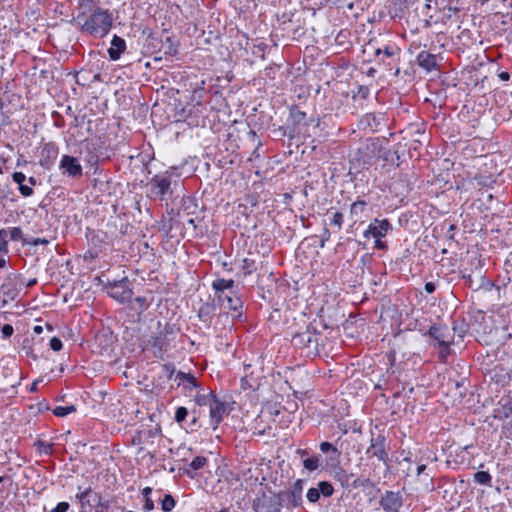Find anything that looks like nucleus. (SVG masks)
I'll return each mask as SVG.
<instances>
[{
    "label": "nucleus",
    "mask_w": 512,
    "mask_h": 512,
    "mask_svg": "<svg viewBox=\"0 0 512 512\" xmlns=\"http://www.w3.org/2000/svg\"><path fill=\"white\" fill-rule=\"evenodd\" d=\"M493 287V283L488 280L487 278H485L484 276L480 275L479 276V283L477 284L476 286V289H484V290H491V288Z\"/></svg>",
    "instance_id": "nucleus-51"
},
{
    "label": "nucleus",
    "mask_w": 512,
    "mask_h": 512,
    "mask_svg": "<svg viewBox=\"0 0 512 512\" xmlns=\"http://www.w3.org/2000/svg\"><path fill=\"white\" fill-rule=\"evenodd\" d=\"M392 230V224L388 219L375 218L363 232V237L366 239L372 238H383L389 231Z\"/></svg>",
    "instance_id": "nucleus-11"
},
{
    "label": "nucleus",
    "mask_w": 512,
    "mask_h": 512,
    "mask_svg": "<svg viewBox=\"0 0 512 512\" xmlns=\"http://www.w3.org/2000/svg\"><path fill=\"white\" fill-rule=\"evenodd\" d=\"M369 485H371V481L369 478H366V479L357 478V479L353 480L352 483L350 482V487L353 489H357L360 487H367Z\"/></svg>",
    "instance_id": "nucleus-52"
},
{
    "label": "nucleus",
    "mask_w": 512,
    "mask_h": 512,
    "mask_svg": "<svg viewBox=\"0 0 512 512\" xmlns=\"http://www.w3.org/2000/svg\"><path fill=\"white\" fill-rule=\"evenodd\" d=\"M226 413V404L219 400L217 397L212 400L209 406L210 422L213 429H217L221 421L223 420L224 414Z\"/></svg>",
    "instance_id": "nucleus-16"
},
{
    "label": "nucleus",
    "mask_w": 512,
    "mask_h": 512,
    "mask_svg": "<svg viewBox=\"0 0 512 512\" xmlns=\"http://www.w3.org/2000/svg\"><path fill=\"white\" fill-rule=\"evenodd\" d=\"M242 269H243L245 275L251 274L255 270V261L245 258L243 260Z\"/></svg>",
    "instance_id": "nucleus-49"
},
{
    "label": "nucleus",
    "mask_w": 512,
    "mask_h": 512,
    "mask_svg": "<svg viewBox=\"0 0 512 512\" xmlns=\"http://www.w3.org/2000/svg\"><path fill=\"white\" fill-rule=\"evenodd\" d=\"M217 304L215 301L203 303L198 310V318L201 322L210 324L215 315Z\"/></svg>",
    "instance_id": "nucleus-23"
},
{
    "label": "nucleus",
    "mask_w": 512,
    "mask_h": 512,
    "mask_svg": "<svg viewBox=\"0 0 512 512\" xmlns=\"http://www.w3.org/2000/svg\"><path fill=\"white\" fill-rule=\"evenodd\" d=\"M304 484H305V481L303 479H297L293 483L292 487L289 490H291L292 492L296 493L297 495L302 496L303 489H304Z\"/></svg>",
    "instance_id": "nucleus-50"
},
{
    "label": "nucleus",
    "mask_w": 512,
    "mask_h": 512,
    "mask_svg": "<svg viewBox=\"0 0 512 512\" xmlns=\"http://www.w3.org/2000/svg\"><path fill=\"white\" fill-rule=\"evenodd\" d=\"M366 454L376 457L378 460L387 463L389 460L386 438L383 435H378L376 438H371L370 446L366 450Z\"/></svg>",
    "instance_id": "nucleus-12"
},
{
    "label": "nucleus",
    "mask_w": 512,
    "mask_h": 512,
    "mask_svg": "<svg viewBox=\"0 0 512 512\" xmlns=\"http://www.w3.org/2000/svg\"><path fill=\"white\" fill-rule=\"evenodd\" d=\"M162 48L165 56H176L178 54V45L175 44L170 36H167L165 40L162 41Z\"/></svg>",
    "instance_id": "nucleus-33"
},
{
    "label": "nucleus",
    "mask_w": 512,
    "mask_h": 512,
    "mask_svg": "<svg viewBox=\"0 0 512 512\" xmlns=\"http://www.w3.org/2000/svg\"><path fill=\"white\" fill-rule=\"evenodd\" d=\"M14 328L10 324H4L1 328V334L3 338H9L13 335Z\"/></svg>",
    "instance_id": "nucleus-56"
},
{
    "label": "nucleus",
    "mask_w": 512,
    "mask_h": 512,
    "mask_svg": "<svg viewBox=\"0 0 512 512\" xmlns=\"http://www.w3.org/2000/svg\"><path fill=\"white\" fill-rule=\"evenodd\" d=\"M75 411H76V407L74 405L57 406L53 409V414L58 417H65Z\"/></svg>",
    "instance_id": "nucleus-42"
},
{
    "label": "nucleus",
    "mask_w": 512,
    "mask_h": 512,
    "mask_svg": "<svg viewBox=\"0 0 512 512\" xmlns=\"http://www.w3.org/2000/svg\"><path fill=\"white\" fill-rule=\"evenodd\" d=\"M49 345L53 351H60L63 347L62 341L58 337H52Z\"/></svg>",
    "instance_id": "nucleus-55"
},
{
    "label": "nucleus",
    "mask_w": 512,
    "mask_h": 512,
    "mask_svg": "<svg viewBox=\"0 0 512 512\" xmlns=\"http://www.w3.org/2000/svg\"><path fill=\"white\" fill-rule=\"evenodd\" d=\"M321 333L316 327L309 324L304 330L298 331L292 335L291 343L298 349L301 355L307 358H314L320 355Z\"/></svg>",
    "instance_id": "nucleus-5"
},
{
    "label": "nucleus",
    "mask_w": 512,
    "mask_h": 512,
    "mask_svg": "<svg viewBox=\"0 0 512 512\" xmlns=\"http://www.w3.org/2000/svg\"><path fill=\"white\" fill-rule=\"evenodd\" d=\"M367 206L368 203L362 199H357L350 205V219L353 221V224L362 222Z\"/></svg>",
    "instance_id": "nucleus-22"
},
{
    "label": "nucleus",
    "mask_w": 512,
    "mask_h": 512,
    "mask_svg": "<svg viewBox=\"0 0 512 512\" xmlns=\"http://www.w3.org/2000/svg\"><path fill=\"white\" fill-rule=\"evenodd\" d=\"M290 118L292 119L294 125L308 126L314 122V119L312 118L306 120V113L297 108H292L290 110Z\"/></svg>",
    "instance_id": "nucleus-31"
},
{
    "label": "nucleus",
    "mask_w": 512,
    "mask_h": 512,
    "mask_svg": "<svg viewBox=\"0 0 512 512\" xmlns=\"http://www.w3.org/2000/svg\"><path fill=\"white\" fill-rule=\"evenodd\" d=\"M344 222V216L341 212H335L330 220V225L336 226L338 230L342 228Z\"/></svg>",
    "instance_id": "nucleus-48"
},
{
    "label": "nucleus",
    "mask_w": 512,
    "mask_h": 512,
    "mask_svg": "<svg viewBox=\"0 0 512 512\" xmlns=\"http://www.w3.org/2000/svg\"><path fill=\"white\" fill-rule=\"evenodd\" d=\"M163 369L167 374L168 379H172L173 375L175 374V366L172 363H167L163 365Z\"/></svg>",
    "instance_id": "nucleus-58"
},
{
    "label": "nucleus",
    "mask_w": 512,
    "mask_h": 512,
    "mask_svg": "<svg viewBox=\"0 0 512 512\" xmlns=\"http://www.w3.org/2000/svg\"><path fill=\"white\" fill-rule=\"evenodd\" d=\"M207 462L208 460L206 457L197 456L190 463H188L187 466L179 469L182 470L183 474L193 479L196 476V472L202 469L207 464Z\"/></svg>",
    "instance_id": "nucleus-21"
},
{
    "label": "nucleus",
    "mask_w": 512,
    "mask_h": 512,
    "mask_svg": "<svg viewBox=\"0 0 512 512\" xmlns=\"http://www.w3.org/2000/svg\"><path fill=\"white\" fill-rule=\"evenodd\" d=\"M234 285L235 282L233 279L224 278H217L211 284L214 291L220 293H223L225 290H231L234 287Z\"/></svg>",
    "instance_id": "nucleus-32"
},
{
    "label": "nucleus",
    "mask_w": 512,
    "mask_h": 512,
    "mask_svg": "<svg viewBox=\"0 0 512 512\" xmlns=\"http://www.w3.org/2000/svg\"><path fill=\"white\" fill-rule=\"evenodd\" d=\"M105 289L110 297L120 303L130 302L133 296V291L130 288V281L127 277L118 281L108 282L105 285Z\"/></svg>",
    "instance_id": "nucleus-7"
},
{
    "label": "nucleus",
    "mask_w": 512,
    "mask_h": 512,
    "mask_svg": "<svg viewBox=\"0 0 512 512\" xmlns=\"http://www.w3.org/2000/svg\"><path fill=\"white\" fill-rule=\"evenodd\" d=\"M34 446L37 448V451L39 453L46 454V455H49L52 453V444L51 443H48V442H45L42 440H38L35 442Z\"/></svg>",
    "instance_id": "nucleus-44"
},
{
    "label": "nucleus",
    "mask_w": 512,
    "mask_h": 512,
    "mask_svg": "<svg viewBox=\"0 0 512 512\" xmlns=\"http://www.w3.org/2000/svg\"><path fill=\"white\" fill-rule=\"evenodd\" d=\"M189 416L190 420L186 423L185 428L194 431L197 429V427H200V425H198V415L196 410H193Z\"/></svg>",
    "instance_id": "nucleus-47"
},
{
    "label": "nucleus",
    "mask_w": 512,
    "mask_h": 512,
    "mask_svg": "<svg viewBox=\"0 0 512 512\" xmlns=\"http://www.w3.org/2000/svg\"><path fill=\"white\" fill-rule=\"evenodd\" d=\"M319 450L323 454H327V461L331 463H338L341 452L336 446L328 441H323L319 444Z\"/></svg>",
    "instance_id": "nucleus-28"
},
{
    "label": "nucleus",
    "mask_w": 512,
    "mask_h": 512,
    "mask_svg": "<svg viewBox=\"0 0 512 512\" xmlns=\"http://www.w3.org/2000/svg\"><path fill=\"white\" fill-rule=\"evenodd\" d=\"M86 162L90 164V166H95L98 163V156L96 154H93L92 152H89L88 155L85 158Z\"/></svg>",
    "instance_id": "nucleus-60"
},
{
    "label": "nucleus",
    "mask_w": 512,
    "mask_h": 512,
    "mask_svg": "<svg viewBox=\"0 0 512 512\" xmlns=\"http://www.w3.org/2000/svg\"><path fill=\"white\" fill-rule=\"evenodd\" d=\"M367 51H370L369 62H374L389 72L395 69L394 75H399L402 50L388 34L370 38L363 52Z\"/></svg>",
    "instance_id": "nucleus-2"
},
{
    "label": "nucleus",
    "mask_w": 512,
    "mask_h": 512,
    "mask_svg": "<svg viewBox=\"0 0 512 512\" xmlns=\"http://www.w3.org/2000/svg\"><path fill=\"white\" fill-rule=\"evenodd\" d=\"M190 415V412L188 411V409L186 407H178L175 411V415H174V420L180 424L181 426H183L184 422L187 420V418L189 417Z\"/></svg>",
    "instance_id": "nucleus-38"
},
{
    "label": "nucleus",
    "mask_w": 512,
    "mask_h": 512,
    "mask_svg": "<svg viewBox=\"0 0 512 512\" xmlns=\"http://www.w3.org/2000/svg\"><path fill=\"white\" fill-rule=\"evenodd\" d=\"M8 230L1 229L0 230V252L7 253L8 252Z\"/></svg>",
    "instance_id": "nucleus-46"
},
{
    "label": "nucleus",
    "mask_w": 512,
    "mask_h": 512,
    "mask_svg": "<svg viewBox=\"0 0 512 512\" xmlns=\"http://www.w3.org/2000/svg\"><path fill=\"white\" fill-rule=\"evenodd\" d=\"M454 330H451L446 324L434 323L427 330H420V332L423 336L429 337V345L438 348L439 359L445 362L452 352Z\"/></svg>",
    "instance_id": "nucleus-3"
},
{
    "label": "nucleus",
    "mask_w": 512,
    "mask_h": 512,
    "mask_svg": "<svg viewBox=\"0 0 512 512\" xmlns=\"http://www.w3.org/2000/svg\"><path fill=\"white\" fill-rule=\"evenodd\" d=\"M175 380L178 381V386H183L185 389L197 388L199 386L197 379L191 373L178 371L175 374Z\"/></svg>",
    "instance_id": "nucleus-29"
},
{
    "label": "nucleus",
    "mask_w": 512,
    "mask_h": 512,
    "mask_svg": "<svg viewBox=\"0 0 512 512\" xmlns=\"http://www.w3.org/2000/svg\"><path fill=\"white\" fill-rule=\"evenodd\" d=\"M473 481L479 485L492 487V476L487 471H478L473 476Z\"/></svg>",
    "instance_id": "nucleus-34"
},
{
    "label": "nucleus",
    "mask_w": 512,
    "mask_h": 512,
    "mask_svg": "<svg viewBox=\"0 0 512 512\" xmlns=\"http://www.w3.org/2000/svg\"><path fill=\"white\" fill-rule=\"evenodd\" d=\"M321 493L317 490V487H311L307 490L306 498L310 503H317L320 499Z\"/></svg>",
    "instance_id": "nucleus-45"
},
{
    "label": "nucleus",
    "mask_w": 512,
    "mask_h": 512,
    "mask_svg": "<svg viewBox=\"0 0 512 512\" xmlns=\"http://www.w3.org/2000/svg\"><path fill=\"white\" fill-rule=\"evenodd\" d=\"M417 64L426 72H431L436 69L437 61L436 56L427 51H421L416 57Z\"/></svg>",
    "instance_id": "nucleus-20"
},
{
    "label": "nucleus",
    "mask_w": 512,
    "mask_h": 512,
    "mask_svg": "<svg viewBox=\"0 0 512 512\" xmlns=\"http://www.w3.org/2000/svg\"><path fill=\"white\" fill-rule=\"evenodd\" d=\"M280 503L282 506L285 505L287 508H295L302 505L303 497L297 495L291 490H284L277 493Z\"/></svg>",
    "instance_id": "nucleus-18"
},
{
    "label": "nucleus",
    "mask_w": 512,
    "mask_h": 512,
    "mask_svg": "<svg viewBox=\"0 0 512 512\" xmlns=\"http://www.w3.org/2000/svg\"><path fill=\"white\" fill-rule=\"evenodd\" d=\"M8 237L12 241H21L23 243V240L26 239L23 236L22 229L20 227H12L8 230Z\"/></svg>",
    "instance_id": "nucleus-43"
},
{
    "label": "nucleus",
    "mask_w": 512,
    "mask_h": 512,
    "mask_svg": "<svg viewBox=\"0 0 512 512\" xmlns=\"http://www.w3.org/2000/svg\"><path fill=\"white\" fill-rule=\"evenodd\" d=\"M48 243H49V241L45 238H32V239H24L23 240V245L38 246V245H47Z\"/></svg>",
    "instance_id": "nucleus-53"
},
{
    "label": "nucleus",
    "mask_w": 512,
    "mask_h": 512,
    "mask_svg": "<svg viewBox=\"0 0 512 512\" xmlns=\"http://www.w3.org/2000/svg\"><path fill=\"white\" fill-rule=\"evenodd\" d=\"M59 154L58 146L49 142L43 145L40 151L39 165L44 169H51Z\"/></svg>",
    "instance_id": "nucleus-14"
},
{
    "label": "nucleus",
    "mask_w": 512,
    "mask_h": 512,
    "mask_svg": "<svg viewBox=\"0 0 512 512\" xmlns=\"http://www.w3.org/2000/svg\"><path fill=\"white\" fill-rule=\"evenodd\" d=\"M331 475L334 480L339 482L340 486L344 489L350 487V480L353 477L352 473H348L341 466H336L332 469Z\"/></svg>",
    "instance_id": "nucleus-27"
},
{
    "label": "nucleus",
    "mask_w": 512,
    "mask_h": 512,
    "mask_svg": "<svg viewBox=\"0 0 512 512\" xmlns=\"http://www.w3.org/2000/svg\"><path fill=\"white\" fill-rule=\"evenodd\" d=\"M303 468L308 472H314L323 467L322 458L318 454H312L302 460Z\"/></svg>",
    "instance_id": "nucleus-30"
},
{
    "label": "nucleus",
    "mask_w": 512,
    "mask_h": 512,
    "mask_svg": "<svg viewBox=\"0 0 512 512\" xmlns=\"http://www.w3.org/2000/svg\"><path fill=\"white\" fill-rule=\"evenodd\" d=\"M97 497V507L99 509L96 510V512H113V509L111 507L112 500H103L102 497L99 494H96Z\"/></svg>",
    "instance_id": "nucleus-40"
},
{
    "label": "nucleus",
    "mask_w": 512,
    "mask_h": 512,
    "mask_svg": "<svg viewBox=\"0 0 512 512\" xmlns=\"http://www.w3.org/2000/svg\"><path fill=\"white\" fill-rule=\"evenodd\" d=\"M253 510L255 512H281L282 503L275 493H262L253 501Z\"/></svg>",
    "instance_id": "nucleus-9"
},
{
    "label": "nucleus",
    "mask_w": 512,
    "mask_h": 512,
    "mask_svg": "<svg viewBox=\"0 0 512 512\" xmlns=\"http://www.w3.org/2000/svg\"><path fill=\"white\" fill-rule=\"evenodd\" d=\"M181 211L184 215L190 217L204 215V208L199 207L197 199L193 196L182 197Z\"/></svg>",
    "instance_id": "nucleus-17"
},
{
    "label": "nucleus",
    "mask_w": 512,
    "mask_h": 512,
    "mask_svg": "<svg viewBox=\"0 0 512 512\" xmlns=\"http://www.w3.org/2000/svg\"><path fill=\"white\" fill-rule=\"evenodd\" d=\"M79 492L75 495V499L80 503L81 508L85 509L87 505H90L89 496L92 493V488L87 487L84 490H81V487H78Z\"/></svg>",
    "instance_id": "nucleus-35"
},
{
    "label": "nucleus",
    "mask_w": 512,
    "mask_h": 512,
    "mask_svg": "<svg viewBox=\"0 0 512 512\" xmlns=\"http://www.w3.org/2000/svg\"><path fill=\"white\" fill-rule=\"evenodd\" d=\"M178 175L170 171L154 175L148 183L149 197L154 200L164 201L171 199L178 191Z\"/></svg>",
    "instance_id": "nucleus-4"
},
{
    "label": "nucleus",
    "mask_w": 512,
    "mask_h": 512,
    "mask_svg": "<svg viewBox=\"0 0 512 512\" xmlns=\"http://www.w3.org/2000/svg\"><path fill=\"white\" fill-rule=\"evenodd\" d=\"M25 288V279L21 274L10 273L1 285L3 295L9 300H15Z\"/></svg>",
    "instance_id": "nucleus-8"
},
{
    "label": "nucleus",
    "mask_w": 512,
    "mask_h": 512,
    "mask_svg": "<svg viewBox=\"0 0 512 512\" xmlns=\"http://www.w3.org/2000/svg\"><path fill=\"white\" fill-rule=\"evenodd\" d=\"M400 5L398 8H395L393 11H390V14L393 18L402 17L404 14V10L408 8L410 5L414 3L415 0H399Z\"/></svg>",
    "instance_id": "nucleus-39"
},
{
    "label": "nucleus",
    "mask_w": 512,
    "mask_h": 512,
    "mask_svg": "<svg viewBox=\"0 0 512 512\" xmlns=\"http://www.w3.org/2000/svg\"><path fill=\"white\" fill-rule=\"evenodd\" d=\"M125 50H126V41L122 37H120L116 34L113 35L112 40H111V46L108 49L109 58L112 61H117L120 59L121 55L124 53Z\"/></svg>",
    "instance_id": "nucleus-19"
},
{
    "label": "nucleus",
    "mask_w": 512,
    "mask_h": 512,
    "mask_svg": "<svg viewBox=\"0 0 512 512\" xmlns=\"http://www.w3.org/2000/svg\"><path fill=\"white\" fill-rule=\"evenodd\" d=\"M172 334V327L170 325H165L150 336L148 339V345L153 350L154 357L163 359L164 354L170 348V343L172 341L170 336Z\"/></svg>",
    "instance_id": "nucleus-6"
},
{
    "label": "nucleus",
    "mask_w": 512,
    "mask_h": 512,
    "mask_svg": "<svg viewBox=\"0 0 512 512\" xmlns=\"http://www.w3.org/2000/svg\"><path fill=\"white\" fill-rule=\"evenodd\" d=\"M331 233L327 228L323 229V232L321 234V241H320V247H324L325 242L330 239Z\"/></svg>",
    "instance_id": "nucleus-61"
},
{
    "label": "nucleus",
    "mask_w": 512,
    "mask_h": 512,
    "mask_svg": "<svg viewBox=\"0 0 512 512\" xmlns=\"http://www.w3.org/2000/svg\"><path fill=\"white\" fill-rule=\"evenodd\" d=\"M499 413L506 418L503 426V434L506 438L512 439V398L509 396L502 397L499 401Z\"/></svg>",
    "instance_id": "nucleus-15"
},
{
    "label": "nucleus",
    "mask_w": 512,
    "mask_h": 512,
    "mask_svg": "<svg viewBox=\"0 0 512 512\" xmlns=\"http://www.w3.org/2000/svg\"><path fill=\"white\" fill-rule=\"evenodd\" d=\"M176 501L171 494H166L161 500V509L164 512H170L174 509Z\"/></svg>",
    "instance_id": "nucleus-41"
},
{
    "label": "nucleus",
    "mask_w": 512,
    "mask_h": 512,
    "mask_svg": "<svg viewBox=\"0 0 512 512\" xmlns=\"http://www.w3.org/2000/svg\"><path fill=\"white\" fill-rule=\"evenodd\" d=\"M223 307L232 312H235L236 318H240L242 316L243 301H242L241 297L236 292H231V295L229 296V298H227L225 306H223Z\"/></svg>",
    "instance_id": "nucleus-24"
},
{
    "label": "nucleus",
    "mask_w": 512,
    "mask_h": 512,
    "mask_svg": "<svg viewBox=\"0 0 512 512\" xmlns=\"http://www.w3.org/2000/svg\"><path fill=\"white\" fill-rule=\"evenodd\" d=\"M154 507H155L154 501L150 497H146L144 506H143L144 510L146 512H150L154 509Z\"/></svg>",
    "instance_id": "nucleus-63"
},
{
    "label": "nucleus",
    "mask_w": 512,
    "mask_h": 512,
    "mask_svg": "<svg viewBox=\"0 0 512 512\" xmlns=\"http://www.w3.org/2000/svg\"><path fill=\"white\" fill-rule=\"evenodd\" d=\"M317 490L325 498L331 497L334 493V487L329 481H319L317 483Z\"/></svg>",
    "instance_id": "nucleus-36"
},
{
    "label": "nucleus",
    "mask_w": 512,
    "mask_h": 512,
    "mask_svg": "<svg viewBox=\"0 0 512 512\" xmlns=\"http://www.w3.org/2000/svg\"><path fill=\"white\" fill-rule=\"evenodd\" d=\"M216 398V395L213 394V392H210L208 394H201L197 393L195 396V402L199 406H210L212 403V400Z\"/></svg>",
    "instance_id": "nucleus-37"
},
{
    "label": "nucleus",
    "mask_w": 512,
    "mask_h": 512,
    "mask_svg": "<svg viewBox=\"0 0 512 512\" xmlns=\"http://www.w3.org/2000/svg\"><path fill=\"white\" fill-rule=\"evenodd\" d=\"M204 218V215L203 216H193V217H190L187 222L189 225L193 226L194 229H197V224Z\"/></svg>",
    "instance_id": "nucleus-62"
},
{
    "label": "nucleus",
    "mask_w": 512,
    "mask_h": 512,
    "mask_svg": "<svg viewBox=\"0 0 512 512\" xmlns=\"http://www.w3.org/2000/svg\"><path fill=\"white\" fill-rule=\"evenodd\" d=\"M80 12L74 18L82 33L104 38L113 26V15L97 5L96 0H79Z\"/></svg>",
    "instance_id": "nucleus-1"
},
{
    "label": "nucleus",
    "mask_w": 512,
    "mask_h": 512,
    "mask_svg": "<svg viewBox=\"0 0 512 512\" xmlns=\"http://www.w3.org/2000/svg\"><path fill=\"white\" fill-rule=\"evenodd\" d=\"M403 502L401 492L385 491L380 497L379 505L385 512H400Z\"/></svg>",
    "instance_id": "nucleus-10"
},
{
    "label": "nucleus",
    "mask_w": 512,
    "mask_h": 512,
    "mask_svg": "<svg viewBox=\"0 0 512 512\" xmlns=\"http://www.w3.org/2000/svg\"><path fill=\"white\" fill-rule=\"evenodd\" d=\"M59 169L63 174L72 178H80L83 174V169L78 159L70 155L62 156L59 163Z\"/></svg>",
    "instance_id": "nucleus-13"
},
{
    "label": "nucleus",
    "mask_w": 512,
    "mask_h": 512,
    "mask_svg": "<svg viewBox=\"0 0 512 512\" xmlns=\"http://www.w3.org/2000/svg\"><path fill=\"white\" fill-rule=\"evenodd\" d=\"M375 239V248L378 250H387L388 246L386 242L382 241V238H374Z\"/></svg>",
    "instance_id": "nucleus-64"
},
{
    "label": "nucleus",
    "mask_w": 512,
    "mask_h": 512,
    "mask_svg": "<svg viewBox=\"0 0 512 512\" xmlns=\"http://www.w3.org/2000/svg\"><path fill=\"white\" fill-rule=\"evenodd\" d=\"M215 293H216V301H217V303L220 306H222V307L225 306L227 298H229L230 295H227L224 292L223 293L215 292Z\"/></svg>",
    "instance_id": "nucleus-59"
},
{
    "label": "nucleus",
    "mask_w": 512,
    "mask_h": 512,
    "mask_svg": "<svg viewBox=\"0 0 512 512\" xmlns=\"http://www.w3.org/2000/svg\"><path fill=\"white\" fill-rule=\"evenodd\" d=\"M383 120L381 115L373 113H367L360 119V127L362 129H369L370 131H376L381 125Z\"/></svg>",
    "instance_id": "nucleus-25"
},
{
    "label": "nucleus",
    "mask_w": 512,
    "mask_h": 512,
    "mask_svg": "<svg viewBox=\"0 0 512 512\" xmlns=\"http://www.w3.org/2000/svg\"><path fill=\"white\" fill-rule=\"evenodd\" d=\"M12 180L14 183L18 184V190L23 197H31L34 194L33 188L25 184L27 178L24 173L14 172L12 174Z\"/></svg>",
    "instance_id": "nucleus-26"
},
{
    "label": "nucleus",
    "mask_w": 512,
    "mask_h": 512,
    "mask_svg": "<svg viewBox=\"0 0 512 512\" xmlns=\"http://www.w3.org/2000/svg\"><path fill=\"white\" fill-rule=\"evenodd\" d=\"M70 508V504L68 502H59L50 512H67Z\"/></svg>",
    "instance_id": "nucleus-57"
},
{
    "label": "nucleus",
    "mask_w": 512,
    "mask_h": 512,
    "mask_svg": "<svg viewBox=\"0 0 512 512\" xmlns=\"http://www.w3.org/2000/svg\"><path fill=\"white\" fill-rule=\"evenodd\" d=\"M459 9L457 7H452L451 5H447L443 8V18L445 20L451 19L453 15H455Z\"/></svg>",
    "instance_id": "nucleus-54"
}]
</instances>
